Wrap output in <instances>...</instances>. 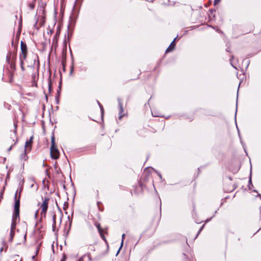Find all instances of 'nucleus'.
I'll use <instances>...</instances> for the list:
<instances>
[{
    "instance_id": "obj_29",
    "label": "nucleus",
    "mask_w": 261,
    "mask_h": 261,
    "mask_svg": "<svg viewBox=\"0 0 261 261\" xmlns=\"http://www.w3.org/2000/svg\"><path fill=\"white\" fill-rule=\"evenodd\" d=\"M35 255H33V256H32V259H34L35 258Z\"/></svg>"
},
{
    "instance_id": "obj_32",
    "label": "nucleus",
    "mask_w": 261,
    "mask_h": 261,
    "mask_svg": "<svg viewBox=\"0 0 261 261\" xmlns=\"http://www.w3.org/2000/svg\"><path fill=\"white\" fill-rule=\"evenodd\" d=\"M231 65H232V67H234L235 68H236V67H234V65H233L232 64H231Z\"/></svg>"
},
{
    "instance_id": "obj_11",
    "label": "nucleus",
    "mask_w": 261,
    "mask_h": 261,
    "mask_svg": "<svg viewBox=\"0 0 261 261\" xmlns=\"http://www.w3.org/2000/svg\"><path fill=\"white\" fill-rule=\"evenodd\" d=\"M95 226L97 227L99 233H100L101 237L103 239L104 237L102 234L103 230L101 227L100 224L99 223L96 222L95 224Z\"/></svg>"
},
{
    "instance_id": "obj_3",
    "label": "nucleus",
    "mask_w": 261,
    "mask_h": 261,
    "mask_svg": "<svg viewBox=\"0 0 261 261\" xmlns=\"http://www.w3.org/2000/svg\"><path fill=\"white\" fill-rule=\"evenodd\" d=\"M19 220V218H15L14 216H13L9 237L8 238V241L10 242H11L13 240V237H14V236L15 234L14 231L16 228V225L17 221Z\"/></svg>"
},
{
    "instance_id": "obj_5",
    "label": "nucleus",
    "mask_w": 261,
    "mask_h": 261,
    "mask_svg": "<svg viewBox=\"0 0 261 261\" xmlns=\"http://www.w3.org/2000/svg\"><path fill=\"white\" fill-rule=\"evenodd\" d=\"M48 198H45L43 199V202L40 205V208H41L40 215L41 217H45L46 216V214L48 208Z\"/></svg>"
},
{
    "instance_id": "obj_19",
    "label": "nucleus",
    "mask_w": 261,
    "mask_h": 261,
    "mask_svg": "<svg viewBox=\"0 0 261 261\" xmlns=\"http://www.w3.org/2000/svg\"><path fill=\"white\" fill-rule=\"evenodd\" d=\"M48 90L49 91H51V81H49V82H48Z\"/></svg>"
},
{
    "instance_id": "obj_1",
    "label": "nucleus",
    "mask_w": 261,
    "mask_h": 261,
    "mask_svg": "<svg viewBox=\"0 0 261 261\" xmlns=\"http://www.w3.org/2000/svg\"><path fill=\"white\" fill-rule=\"evenodd\" d=\"M16 55L14 53L9 52L6 59V64L3 69V77L9 83L13 81V76L16 70L15 60Z\"/></svg>"
},
{
    "instance_id": "obj_16",
    "label": "nucleus",
    "mask_w": 261,
    "mask_h": 261,
    "mask_svg": "<svg viewBox=\"0 0 261 261\" xmlns=\"http://www.w3.org/2000/svg\"><path fill=\"white\" fill-rule=\"evenodd\" d=\"M20 60V67H21V69L22 71H24V66H23V61L25 60H21V59H19Z\"/></svg>"
},
{
    "instance_id": "obj_27",
    "label": "nucleus",
    "mask_w": 261,
    "mask_h": 261,
    "mask_svg": "<svg viewBox=\"0 0 261 261\" xmlns=\"http://www.w3.org/2000/svg\"><path fill=\"white\" fill-rule=\"evenodd\" d=\"M159 177H160V178H162V175H161V174L159 173L158 174Z\"/></svg>"
},
{
    "instance_id": "obj_20",
    "label": "nucleus",
    "mask_w": 261,
    "mask_h": 261,
    "mask_svg": "<svg viewBox=\"0 0 261 261\" xmlns=\"http://www.w3.org/2000/svg\"><path fill=\"white\" fill-rule=\"evenodd\" d=\"M152 115L153 117H161V115L160 114H156L154 112H152Z\"/></svg>"
},
{
    "instance_id": "obj_7",
    "label": "nucleus",
    "mask_w": 261,
    "mask_h": 261,
    "mask_svg": "<svg viewBox=\"0 0 261 261\" xmlns=\"http://www.w3.org/2000/svg\"><path fill=\"white\" fill-rule=\"evenodd\" d=\"M16 124H14V131H13V135L14 137H12V138L13 139V141L14 142V143L13 144H11L10 147L8 149V151H10L12 147L16 144L18 141V139L16 136Z\"/></svg>"
},
{
    "instance_id": "obj_17",
    "label": "nucleus",
    "mask_w": 261,
    "mask_h": 261,
    "mask_svg": "<svg viewBox=\"0 0 261 261\" xmlns=\"http://www.w3.org/2000/svg\"><path fill=\"white\" fill-rule=\"evenodd\" d=\"M53 228L54 229L56 225V215H54L53 217Z\"/></svg>"
},
{
    "instance_id": "obj_28",
    "label": "nucleus",
    "mask_w": 261,
    "mask_h": 261,
    "mask_svg": "<svg viewBox=\"0 0 261 261\" xmlns=\"http://www.w3.org/2000/svg\"><path fill=\"white\" fill-rule=\"evenodd\" d=\"M79 261H83V257H81V258H80Z\"/></svg>"
},
{
    "instance_id": "obj_26",
    "label": "nucleus",
    "mask_w": 261,
    "mask_h": 261,
    "mask_svg": "<svg viewBox=\"0 0 261 261\" xmlns=\"http://www.w3.org/2000/svg\"><path fill=\"white\" fill-rule=\"evenodd\" d=\"M65 257H64L63 258H62L61 261H64L65 260Z\"/></svg>"
},
{
    "instance_id": "obj_10",
    "label": "nucleus",
    "mask_w": 261,
    "mask_h": 261,
    "mask_svg": "<svg viewBox=\"0 0 261 261\" xmlns=\"http://www.w3.org/2000/svg\"><path fill=\"white\" fill-rule=\"evenodd\" d=\"M175 40H176V38H174V39L172 41V42L171 43L169 46L166 50V53H169L174 49V47L175 46Z\"/></svg>"
},
{
    "instance_id": "obj_22",
    "label": "nucleus",
    "mask_w": 261,
    "mask_h": 261,
    "mask_svg": "<svg viewBox=\"0 0 261 261\" xmlns=\"http://www.w3.org/2000/svg\"><path fill=\"white\" fill-rule=\"evenodd\" d=\"M249 185H251V186H252V182H251V178H250L249 180ZM249 189H251V188H250V185H249Z\"/></svg>"
},
{
    "instance_id": "obj_4",
    "label": "nucleus",
    "mask_w": 261,
    "mask_h": 261,
    "mask_svg": "<svg viewBox=\"0 0 261 261\" xmlns=\"http://www.w3.org/2000/svg\"><path fill=\"white\" fill-rule=\"evenodd\" d=\"M21 53L19 55V59L25 60L28 54V48L26 44L22 41L20 42Z\"/></svg>"
},
{
    "instance_id": "obj_15",
    "label": "nucleus",
    "mask_w": 261,
    "mask_h": 261,
    "mask_svg": "<svg viewBox=\"0 0 261 261\" xmlns=\"http://www.w3.org/2000/svg\"><path fill=\"white\" fill-rule=\"evenodd\" d=\"M88 257V258L89 261H91L92 260L91 254L90 253H86L82 257L83 258L84 257Z\"/></svg>"
},
{
    "instance_id": "obj_12",
    "label": "nucleus",
    "mask_w": 261,
    "mask_h": 261,
    "mask_svg": "<svg viewBox=\"0 0 261 261\" xmlns=\"http://www.w3.org/2000/svg\"><path fill=\"white\" fill-rule=\"evenodd\" d=\"M27 149H24V152L21 155L20 159L22 160L27 161L28 160V156L27 155Z\"/></svg>"
},
{
    "instance_id": "obj_30",
    "label": "nucleus",
    "mask_w": 261,
    "mask_h": 261,
    "mask_svg": "<svg viewBox=\"0 0 261 261\" xmlns=\"http://www.w3.org/2000/svg\"><path fill=\"white\" fill-rule=\"evenodd\" d=\"M17 192H18V191H16V193H15V197H16V196H17Z\"/></svg>"
},
{
    "instance_id": "obj_23",
    "label": "nucleus",
    "mask_w": 261,
    "mask_h": 261,
    "mask_svg": "<svg viewBox=\"0 0 261 261\" xmlns=\"http://www.w3.org/2000/svg\"><path fill=\"white\" fill-rule=\"evenodd\" d=\"M220 0H214V5H216L220 2Z\"/></svg>"
},
{
    "instance_id": "obj_18",
    "label": "nucleus",
    "mask_w": 261,
    "mask_h": 261,
    "mask_svg": "<svg viewBox=\"0 0 261 261\" xmlns=\"http://www.w3.org/2000/svg\"><path fill=\"white\" fill-rule=\"evenodd\" d=\"M203 227H204V225L200 227V228L199 229L195 239H196L197 237V236L199 234V233H200V232L202 231V229L203 228Z\"/></svg>"
},
{
    "instance_id": "obj_14",
    "label": "nucleus",
    "mask_w": 261,
    "mask_h": 261,
    "mask_svg": "<svg viewBox=\"0 0 261 261\" xmlns=\"http://www.w3.org/2000/svg\"><path fill=\"white\" fill-rule=\"evenodd\" d=\"M3 247H1V252H2L3 250H6L8 248V245L7 244L4 242L3 244Z\"/></svg>"
},
{
    "instance_id": "obj_6",
    "label": "nucleus",
    "mask_w": 261,
    "mask_h": 261,
    "mask_svg": "<svg viewBox=\"0 0 261 261\" xmlns=\"http://www.w3.org/2000/svg\"><path fill=\"white\" fill-rule=\"evenodd\" d=\"M20 196V194L19 193L18 199L16 200L14 205V212L13 216H14L15 218H19V217Z\"/></svg>"
},
{
    "instance_id": "obj_31",
    "label": "nucleus",
    "mask_w": 261,
    "mask_h": 261,
    "mask_svg": "<svg viewBox=\"0 0 261 261\" xmlns=\"http://www.w3.org/2000/svg\"><path fill=\"white\" fill-rule=\"evenodd\" d=\"M38 251V248H37V249L36 250V254H37V252Z\"/></svg>"
},
{
    "instance_id": "obj_2",
    "label": "nucleus",
    "mask_w": 261,
    "mask_h": 261,
    "mask_svg": "<svg viewBox=\"0 0 261 261\" xmlns=\"http://www.w3.org/2000/svg\"><path fill=\"white\" fill-rule=\"evenodd\" d=\"M51 145L50 149V156L52 159L56 160L59 158L60 153L56 146L55 139L54 135L52 136L51 138Z\"/></svg>"
},
{
    "instance_id": "obj_9",
    "label": "nucleus",
    "mask_w": 261,
    "mask_h": 261,
    "mask_svg": "<svg viewBox=\"0 0 261 261\" xmlns=\"http://www.w3.org/2000/svg\"><path fill=\"white\" fill-rule=\"evenodd\" d=\"M33 136L30 137V140L26 141L25 143V148L29 151L31 149L32 144L33 143Z\"/></svg>"
},
{
    "instance_id": "obj_24",
    "label": "nucleus",
    "mask_w": 261,
    "mask_h": 261,
    "mask_svg": "<svg viewBox=\"0 0 261 261\" xmlns=\"http://www.w3.org/2000/svg\"><path fill=\"white\" fill-rule=\"evenodd\" d=\"M30 8H31V9H34V5L33 4H30Z\"/></svg>"
},
{
    "instance_id": "obj_8",
    "label": "nucleus",
    "mask_w": 261,
    "mask_h": 261,
    "mask_svg": "<svg viewBox=\"0 0 261 261\" xmlns=\"http://www.w3.org/2000/svg\"><path fill=\"white\" fill-rule=\"evenodd\" d=\"M118 108L119 110V118L120 120L122 118V117L124 115V114H123L122 100L120 98H118Z\"/></svg>"
},
{
    "instance_id": "obj_13",
    "label": "nucleus",
    "mask_w": 261,
    "mask_h": 261,
    "mask_svg": "<svg viewBox=\"0 0 261 261\" xmlns=\"http://www.w3.org/2000/svg\"><path fill=\"white\" fill-rule=\"evenodd\" d=\"M124 237H125V234L123 233L122 234V240H121V245L119 248V250L117 253V254H118V253L119 252L120 249H121V248L123 246V242H124Z\"/></svg>"
},
{
    "instance_id": "obj_25",
    "label": "nucleus",
    "mask_w": 261,
    "mask_h": 261,
    "mask_svg": "<svg viewBox=\"0 0 261 261\" xmlns=\"http://www.w3.org/2000/svg\"><path fill=\"white\" fill-rule=\"evenodd\" d=\"M38 211H37L36 212V213H35V216H36V217H37V215H38Z\"/></svg>"
},
{
    "instance_id": "obj_21",
    "label": "nucleus",
    "mask_w": 261,
    "mask_h": 261,
    "mask_svg": "<svg viewBox=\"0 0 261 261\" xmlns=\"http://www.w3.org/2000/svg\"><path fill=\"white\" fill-rule=\"evenodd\" d=\"M98 105H99V107L100 108V109H101V113L102 114L103 113V108H102V106L101 105V104L99 102H98Z\"/></svg>"
}]
</instances>
